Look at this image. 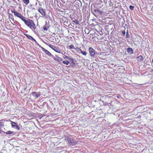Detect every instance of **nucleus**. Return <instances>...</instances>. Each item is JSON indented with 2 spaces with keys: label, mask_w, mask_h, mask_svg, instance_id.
Masks as SVG:
<instances>
[{
  "label": "nucleus",
  "mask_w": 153,
  "mask_h": 153,
  "mask_svg": "<svg viewBox=\"0 0 153 153\" xmlns=\"http://www.w3.org/2000/svg\"><path fill=\"white\" fill-rule=\"evenodd\" d=\"M12 13H13L14 15L20 18L24 22L25 25L30 28L33 31H34L36 29V25L33 20L30 19L26 20L25 18L20 13L13 10H11Z\"/></svg>",
  "instance_id": "f257e3e1"
},
{
  "label": "nucleus",
  "mask_w": 153,
  "mask_h": 153,
  "mask_svg": "<svg viewBox=\"0 0 153 153\" xmlns=\"http://www.w3.org/2000/svg\"><path fill=\"white\" fill-rule=\"evenodd\" d=\"M89 39L90 40H93L96 42H98L99 40L102 39L103 38L102 34L99 33L97 34L96 33H90L89 35Z\"/></svg>",
  "instance_id": "f03ea898"
},
{
  "label": "nucleus",
  "mask_w": 153,
  "mask_h": 153,
  "mask_svg": "<svg viewBox=\"0 0 153 153\" xmlns=\"http://www.w3.org/2000/svg\"><path fill=\"white\" fill-rule=\"evenodd\" d=\"M65 140L67 143L71 146H74L77 143V142L74 139H72L68 136L66 137Z\"/></svg>",
  "instance_id": "7ed1b4c3"
},
{
  "label": "nucleus",
  "mask_w": 153,
  "mask_h": 153,
  "mask_svg": "<svg viewBox=\"0 0 153 153\" xmlns=\"http://www.w3.org/2000/svg\"><path fill=\"white\" fill-rule=\"evenodd\" d=\"M38 10L42 15L43 16H45L46 12L44 9L42 7H39Z\"/></svg>",
  "instance_id": "20e7f679"
},
{
  "label": "nucleus",
  "mask_w": 153,
  "mask_h": 153,
  "mask_svg": "<svg viewBox=\"0 0 153 153\" xmlns=\"http://www.w3.org/2000/svg\"><path fill=\"white\" fill-rule=\"evenodd\" d=\"M88 51L91 56L94 57L95 54V50L91 47H90L89 48Z\"/></svg>",
  "instance_id": "39448f33"
},
{
  "label": "nucleus",
  "mask_w": 153,
  "mask_h": 153,
  "mask_svg": "<svg viewBox=\"0 0 153 153\" xmlns=\"http://www.w3.org/2000/svg\"><path fill=\"white\" fill-rule=\"evenodd\" d=\"M9 120H5L4 119H2L0 120V134L1 133V131H2L1 129V128L4 127V122L6 121H8Z\"/></svg>",
  "instance_id": "423d86ee"
},
{
  "label": "nucleus",
  "mask_w": 153,
  "mask_h": 153,
  "mask_svg": "<svg viewBox=\"0 0 153 153\" xmlns=\"http://www.w3.org/2000/svg\"><path fill=\"white\" fill-rule=\"evenodd\" d=\"M51 48L55 52L59 53H62V54H63L59 48H57L53 46V47H51Z\"/></svg>",
  "instance_id": "0eeeda50"
},
{
  "label": "nucleus",
  "mask_w": 153,
  "mask_h": 153,
  "mask_svg": "<svg viewBox=\"0 0 153 153\" xmlns=\"http://www.w3.org/2000/svg\"><path fill=\"white\" fill-rule=\"evenodd\" d=\"M10 122H11V124L12 125V127L13 128H14L16 127V128L18 129L19 130L20 128L18 126L17 123L14 122H12L11 120H9Z\"/></svg>",
  "instance_id": "6e6552de"
},
{
  "label": "nucleus",
  "mask_w": 153,
  "mask_h": 153,
  "mask_svg": "<svg viewBox=\"0 0 153 153\" xmlns=\"http://www.w3.org/2000/svg\"><path fill=\"white\" fill-rule=\"evenodd\" d=\"M32 96L36 99H37L40 96V93H37L36 92H32Z\"/></svg>",
  "instance_id": "1a4fd4ad"
},
{
  "label": "nucleus",
  "mask_w": 153,
  "mask_h": 153,
  "mask_svg": "<svg viewBox=\"0 0 153 153\" xmlns=\"http://www.w3.org/2000/svg\"><path fill=\"white\" fill-rule=\"evenodd\" d=\"M24 34L25 36L28 39L32 40L35 41V39L31 36L26 33H24Z\"/></svg>",
  "instance_id": "9d476101"
},
{
  "label": "nucleus",
  "mask_w": 153,
  "mask_h": 153,
  "mask_svg": "<svg viewBox=\"0 0 153 153\" xmlns=\"http://www.w3.org/2000/svg\"><path fill=\"white\" fill-rule=\"evenodd\" d=\"M74 59L73 58H71L69 61L71 62V66L74 67L76 65V64L74 62Z\"/></svg>",
  "instance_id": "9b49d317"
},
{
  "label": "nucleus",
  "mask_w": 153,
  "mask_h": 153,
  "mask_svg": "<svg viewBox=\"0 0 153 153\" xmlns=\"http://www.w3.org/2000/svg\"><path fill=\"white\" fill-rule=\"evenodd\" d=\"M137 60L140 62H142L143 60V57L142 56L140 55L137 57Z\"/></svg>",
  "instance_id": "f8f14e48"
},
{
  "label": "nucleus",
  "mask_w": 153,
  "mask_h": 153,
  "mask_svg": "<svg viewBox=\"0 0 153 153\" xmlns=\"http://www.w3.org/2000/svg\"><path fill=\"white\" fill-rule=\"evenodd\" d=\"M42 50L43 51L48 55L49 56H50L51 55V53L47 50L45 49L44 48H43Z\"/></svg>",
  "instance_id": "ddd939ff"
},
{
  "label": "nucleus",
  "mask_w": 153,
  "mask_h": 153,
  "mask_svg": "<svg viewBox=\"0 0 153 153\" xmlns=\"http://www.w3.org/2000/svg\"><path fill=\"white\" fill-rule=\"evenodd\" d=\"M127 52L128 53H133V49L131 48H128L127 49Z\"/></svg>",
  "instance_id": "4468645a"
},
{
  "label": "nucleus",
  "mask_w": 153,
  "mask_h": 153,
  "mask_svg": "<svg viewBox=\"0 0 153 153\" xmlns=\"http://www.w3.org/2000/svg\"><path fill=\"white\" fill-rule=\"evenodd\" d=\"M9 17L10 19L13 21H14V16L13 14L11 13H9Z\"/></svg>",
  "instance_id": "2eb2a0df"
},
{
  "label": "nucleus",
  "mask_w": 153,
  "mask_h": 153,
  "mask_svg": "<svg viewBox=\"0 0 153 153\" xmlns=\"http://www.w3.org/2000/svg\"><path fill=\"white\" fill-rule=\"evenodd\" d=\"M22 1L26 5H28L30 2L29 0H22Z\"/></svg>",
  "instance_id": "dca6fc26"
},
{
  "label": "nucleus",
  "mask_w": 153,
  "mask_h": 153,
  "mask_svg": "<svg viewBox=\"0 0 153 153\" xmlns=\"http://www.w3.org/2000/svg\"><path fill=\"white\" fill-rule=\"evenodd\" d=\"M62 63L66 65H68L70 63L69 61L68 60H63L62 61Z\"/></svg>",
  "instance_id": "f3484780"
},
{
  "label": "nucleus",
  "mask_w": 153,
  "mask_h": 153,
  "mask_svg": "<svg viewBox=\"0 0 153 153\" xmlns=\"http://www.w3.org/2000/svg\"><path fill=\"white\" fill-rule=\"evenodd\" d=\"M75 49L76 51L77 52L79 53H81V52L82 51L81 49H80L79 48H75Z\"/></svg>",
  "instance_id": "a211bd4d"
},
{
  "label": "nucleus",
  "mask_w": 153,
  "mask_h": 153,
  "mask_svg": "<svg viewBox=\"0 0 153 153\" xmlns=\"http://www.w3.org/2000/svg\"><path fill=\"white\" fill-rule=\"evenodd\" d=\"M72 20L73 22L75 23L76 25L79 24V23L78 20H75V19H72Z\"/></svg>",
  "instance_id": "6ab92c4d"
},
{
  "label": "nucleus",
  "mask_w": 153,
  "mask_h": 153,
  "mask_svg": "<svg viewBox=\"0 0 153 153\" xmlns=\"http://www.w3.org/2000/svg\"><path fill=\"white\" fill-rule=\"evenodd\" d=\"M63 58L64 59H68L70 60L71 58H70L69 56H66V55H64V56H63Z\"/></svg>",
  "instance_id": "aec40b11"
},
{
  "label": "nucleus",
  "mask_w": 153,
  "mask_h": 153,
  "mask_svg": "<svg viewBox=\"0 0 153 153\" xmlns=\"http://www.w3.org/2000/svg\"><path fill=\"white\" fill-rule=\"evenodd\" d=\"M2 132H4L5 133V134H12L13 133V131H9L6 132H4L3 131H2Z\"/></svg>",
  "instance_id": "412c9836"
},
{
  "label": "nucleus",
  "mask_w": 153,
  "mask_h": 153,
  "mask_svg": "<svg viewBox=\"0 0 153 153\" xmlns=\"http://www.w3.org/2000/svg\"><path fill=\"white\" fill-rule=\"evenodd\" d=\"M68 48L69 49H75V48H74V45H69L68 46Z\"/></svg>",
  "instance_id": "4be33fe9"
},
{
  "label": "nucleus",
  "mask_w": 153,
  "mask_h": 153,
  "mask_svg": "<svg viewBox=\"0 0 153 153\" xmlns=\"http://www.w3.org/2000/svg\"><path fill=\"white\" fill-rule=\"evenodd\" d=\"M57 57V61L58 62H59L61 61H62L63 60V59H62L61 57Z\"/></svg>",
  "instance_id": "5701e85b"
},
{
  "label": "nucleus",
  "mask_w": 153,
  "mask_h": 153,
  "mask_svg": "<svg viewBox=\"0 0 153 153\" xmlns=\"http://www.w3.org/2000/svg\"><path fill=\"white\" fill-rule=\"evenodd\" d=\"M81 53L84 56H86L87 54V53L86 51H82L81 52Z\"/></svg>",
  "instance_id": "b1692460"
},
{
  "label": "nucleus",
  "mask_w": 153,
  "mask_h": 153,
  "mask_svg": "<svg viewBox=\"0 0 153 153\" xmlns=\"http://www.w3.org/2000/svg\"><path fill=\"white\" fill-rule=\"evenodd\" d=\"M45 44H46V45H48V46H49L51 48V47H53V45L50 44H49L47 42H45Z\"/></svg>",
  "instance_id": "393cba45"
},
{
  "label": "nucleus",
  "mask_w": 153,
  "mask_h": 153,
  "mask_svg": "<svg viewBox=\"0 0 153 153\" xmlns=\"http://www.w3.org/2000/svg\"><path fill=\"white\" fill-rule=\"evenodd\" d=\"M43 30L44 31H47L48 30L47 27L46 26H44Z\"/></svg>",
  "instance_id": "a878e982"
},
{
  "label": "nucleus",
  "mask_w": 153,
  "mask_h": 153,
  "mask_svg": "<svg viewBox=\"0 0 153 153\" xmlns=\"http://www.w3.org/2000/svg\"><path fill=\"white\" fill-rule=\"evenodd\" d=\"M129 8L131 10H132L134 9V7L133 6L131 5L129 6Z\"/></svg>",
  "instance_id": "bb28decb"
},
{
  "label": "nucleus",
  "mask_w": 153,
  "mask_h": 153,
  "mask_svg": "<svg viewBox=\"0 0 153 153\" xmlns=\"http://www.w3.org/2000/svg\"><path fill=\"white\" fill-rule=\"evenodd\" d=\"M94 11L96 13H98L99 12V10L98 9H95Z\"/></svg>",
  "instance_id": "cd10ccee"
},
{
  "label": "nucleus",
  "mask_w": 153,
  "mask_h": 153,
  "mask_svg": "<svg viewBox=\"0 0 153 153\" xmlns=\"http://www.w3.org/2000/svg\"><path fill=\"white\" fill-rule=\"evenodd\" d=\"M122 33L123 35H125L126 33L125 31H122Z\"/></svg>",
  "instance_id": "c85d7f7f"
},
{
  "label": "nucleus",
  "mask_w": 153,
  "mask_h": 153,
  "mask_svg": "<svg viewBox=\"0 0 153 153\" xmlns=\"http://www.w3.org/2000/svg\"><path fill=\"white\" fill-rule=\"evenodd\" d=\"M68 1H69V0H67ZM70 2H73L74 1V0H69Z\"/></svg>",
  "instance_id": "c756f323"
},
{
  "label": "nucleus",
  "mask_w": 153,
  "mask_h": 153,
  "mask_svg": "<svg viewBox=\"0 0 153 153\" xmlns=\"http://www.w3.org/2000/svg\"><path fill=\"white\" fill-rule=\"evenodd\" d=\"M117 98H120V97H119V96H117Z\"/></svg>",
  "instance_id": "7c9ffc66"
},
{
  "label": "nucleus",
  "mask_w": 153,
  "mask_h": 153,
  "mask_svg": "<svg viewBox=\"0 0 153 153\" xmlns=\"http://www.w3.org/2000/svg\"><path fill=\"white\" fill-rule=\"evenodd\" d=\"M145 84H139V85H144Z\"/></svg>",
  "instance_id": "2f4dec72"
},
{
  "label": "nucleus",
  "mask_w": 153,
  "mask_h": 153,
  "mask_svg": "<svg viewBox=\"0 0 153 153\" xmlns=\"http://www.w3.org/2000/svg\"><path fill=\"white\" fill-rule=\"evenodd\" d=\"M26 89H27V87H25V88H24V90H26Z\"/></svg>",
  "instance_id": "473e14b6"
},
{
  "label": "nucleus",
  "mask_w": 153,
  "mask_h": 153,
  "mask_svg": "<svg viewBox=\"0 0 153 153\" xmlns=\"http://www.w3.org/2000/svg\"><path fill=\"white\" fill-rule=\"evenodd\" d=\"M152 63H153V59H152Z\"/></svg>",
  "instance_id": "72a5a7b5"
},
{
  "label": "nucleus",
  "mask_w": 153,
  "mask_h": 153,
  "mask_svg": "<svg viewBox=\"0 0 153 153\" xmlns=\"http://www.w3.org/2000/svg\"><path fill=\"white\" fill-rule=\"evenodd\" d=\"M119 44L120 45V43H119Z\"/></svg>",
  "instance_id": "f704fd0d"
},
{
  "label": "nucleus",
  "mask_w": 153,
  "mask_h": 153,
  "mask_svg": "<svg viewBox=\"0 0 153 153\" xmlns=\"http://www.w3.org/2000/svg\"><path fill=\"white\" fill-rule=\"evenodd\" d=\"M127 34H128V32H127Z\"/></svg>",
  "instance_id": "c9c22d12"
}]
</instances>
